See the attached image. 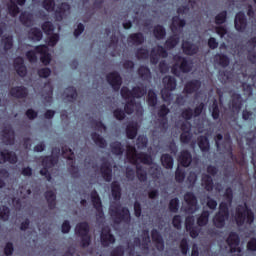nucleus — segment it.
Segmentation results:
<instances>
[{
  "mask_svg": "<svg viewBox=\"0 0 256 256\" xmlns=\"http://www.w3.org/2000/svg\"><path fill=\"white\" fill-rule=\"evenodd\" d=\"M126 158L128 159L129 163L135 165L136 167V176L141 183L147 182V170L139 164L142 163L143 165H153V157L147 152H137L135 146H127Z\"/></svg>",
  "mask_w": 256,
  "mask_h": 256,
  "instance_id": "1",
  "label": "nucleus"
},
{
  "mask_svg": "<svg viewBox=\"0 0 256 256\" xmlns=\"http://www.w3.org/2000/svg\"><path fill=\"white\" fill-rule=\"evenodd\" d=\"M109 215L116 225L131 223V212L129 208L122 207L119 202H112L109 207Z\"/></svg>",
  "mask_w": 256,
  "mask_h": 256,
  "instance_id": "2",
  "label": "nucleus"
},
{
  "mask_svg": "<svg viewBox=\"0 0 256 256\" xmlns=\"http://www.w3.org/2000/svg\"><path fill=\"white\" fill-rule=\"evenodd\" d=\"M234 219L238 227H243L245 223H247V225H252L253 221H255V213H253L251 208L247 207V204L244 206L239 205L236 208Z\"/></svg>",
  "mask_w": 256,
  "mask_h": 256,
  "instance_id": "3",
  "label": "nucleus"
},
{
  "mask_svg": "<svg viewBox=\"0 0 256 256\" xmlns=\"http://www.w3.org/2000/svg\"><path fill=\"white\" fill-rule=\"evenodd\" d=\"M175 61L171 68L172 74L175 75V77H179L181 73H191L193 61L182 56H177Z\"/></svg>",
  "mask_w": 256,
  "mask_h": 256,
  "instance_id": "4",
  "label": "nucleus"
},
{
  "mask_svg": "<svg viewBox=\"0 0 256 256\" xmlns=\"http://www.w3.org/2000/svg\"><path fill=\"white\" fill-rule=\"evenodd\" d=\"M90 227L88 222H80L76 225L75 233L81 238L80 245L83 249L91 245V235H89Z\"/></svg>",
  "mask_w": 256,
  "mask_h": 256,
  "instance_id": "5",
  "label": "nucleus"
},
{
  "mask_svg": "<svg viewBox=\"0 0 256 256\" xmlns=\"http://www.w3.org/2000/svg\"><path fill=\"white\" fill-rule=\"evenodd\" d=\"M57 163H59V156H44L42 159L43 168L40 170V175L42 177H45L47 181H51V179L53 178L51 176V172H49V169H53V167H55Z\"/></svg>",
  "mask_w": 256,
  "mask_h": 256,
  "instance_id": "6",
  "label": "nucleus"
},
{
  "mask_svg": "<svg viewBox=\"0 0 256 256\" xmlns=\"http://www.w3.org/2000/svg\"><path fill=\"white\" fill-rule=\"evenodd\" d=\"M62 155L69 161L68 172L72 177H79V168L75 165V153L67 145L61 147Z\"/></svg>",
  "mask_w": 256,
  "mask_h": 256,
  "instance_id": "7",
  "label": "nucleus"
},
{
  "mask_svg": "<svg viewBox=\"0 0 256 256\" xmlns=\"http://www.w3.org/2000/svg\"><path fill=\"white\" fill-rule=\"evenodd\" d=\"M220 141H223L222 144ZM216 148L218 151H223V153H229L230 157H233V146L231 142V135L225 134L223 140V134H217L215 136Z\"/></svg>",
  "mask_w": 256,
  "mask_h": 256,
  "instance_id": "8",
  "label": "nucleus"
},
{
  "mask_svg": "<svg viewBox=\"0 0 256 256\" xmlns=\"http://www.w3.org/2000/svg\"><path fill=\"white\" fill-rule=\"evenodd\" d=\"M106 81L116 93L121 90V85H123V78L119 72L113 71L108 73L106 75Z\"/></svg>",
  "mask_w": 256,
  "mask_h": 256,
  "instance_id": "9",
  "label": "nucleus"
},
{
  "mask_svg": "<svg viewBox=\"0 0 256 256\" xmlns=\"http://www.w3.org/2000/svg\"><path fill=\"white\" fill-rule=\"evenodd\" d=\"M90 199L92 201L94 209H96V217L98 219H105V212H103V202L97 190H92L90 193Z\"/></svg>",
  "mask_w": 256,
  "mask_h": 256,
  "instance_id": "10",
  "label": "nucleus"
},
{
  "mask_svg": "<svg viewBox=\"0 0 256 256\" xmlns=\"http://www.w3.org/2000/svg\"><path fill=\"white\" fill-rule=\"evenodd\" d=\"M204 109H205V103L201 102L194 108V110L191 108L183 109L181 112V117L185 121H191L193 117H199L203 113Z\"/></svg>",
  "mask_w": 256,
  "mask_h": 256,
  "instance_id": "11",
  "label": "nucleus"
},
{
  "mask_svg": "<svg viewBox=\"0 0 256 256\" xmlns=\"http://www.w3.org/2000/svg\"><path fill=\"white\" fill-rule=\"evenodd\" d=\"M115 235L111 233V228L109 226L103 227L100 233V242L102 247H109L110 245H115Z\"/></svg>",
  "mask_w": 256,
  "mask_h": 256,
  "instance_id": "12",
  "label": "nucleus"
},
{
  "mask_svg": "<svg viewBox=\"0 0 256 256\" xmlns=\"http://www.w3.org/2000/svg\"><path fill=\"white\" fill-rule=\"evenodd\" d=\"M226 243L230 248V253H241V248H239L241 239L239 238V234H237V232H230L228 238L226 239Z\"/></svg>",
  "mask_w": 256,
  "mask_h": 256,
  "instance_id": "13",
  "label": "nucleus"
},
{
  "mask_svg": "<svg viewBox=\"0 0 256 256\" xmlns=\"http://www.w3.org/2000/svg\"><path fill=\"white\" fill-rule=\"evenodd\" d=\"M100 173L106 183H111V181H113V165H111L109 160H105L101 163Z\"/></svg>",
  "mask_w": 256,
  "mask_h": 256,
  "instance_id": "14",
  "label": "nucleus"
},
{
  "mask_svg": "<svg viewBox=\"0 0 256 256\" xmlns=\"http://www.w3.org/2000/svg\"><path fill=\"white\" fill-rule=\"evenodd\" d=\"M234 27L239 33H245V29H247V16H245V12L240 11L236 13Z\"/></svg>",
  "mask_w": 256,
  "mask_h": 256,
  "instance_id": "15",
  "label": "nucleus"
},
{
  "mask_svg": "<svg viewBox=\"0 0 256 256\" xmlns=\"http://www.w3.org/2000/svg\"><path fill=\"white\" fill-rule=\"evenodd\" d=\"M184 201L188 207L186 208V213H195L197 209V196L193 192H186L184 194Z\"/></svg>",
  "mask_w": 256,
  "mask_h": 256,
  "instance_id": "16",
  "label": "nucleus"
},
{
  "mask_svg": "<svg viewBox=\"0 0 256 256\" xmlns=\"http://www.w3.org/2000/svg\"><path fill=\"white\" fill-rule=\"evenodd\" d=\"M19 161L17 154L13 151L7 149L0 151V165L3 163H10V165H15Z\"/></svg>",
  "mask_w": 256,
  "mask_h": 256,
  "instance_id": "17",
  "label": "nucleus"
},
{
  "mask_svg": "<svg viewBox=\"0 0 256 256\" xmlns=\"http://www.w3.org/2000/svg\"><path fill=\"white\" fill-rule=\"evenodd\" d=\"M151 238L157 251H165V240L163 239V235L157 229L151 230Z\"/></svg>",
  "mask_w": 256,
  "mask_h": 256,
  "instance_id": "18",
  "label": "nucleus"
},
{
  "mask_svg": "<svg viewBox=\"0 0 256 256\" xmlns=\"http://www.w3.org/2000/svg\"><path fill=\"white\" fill-rule=\"evenodd\" d=\"M35 51L41 55L40 61L43 65H49L51 63V54H49V49L46 45L36 46Z\"/></svg>",
  "mask_w": 256,
  "mask_h": 256,
  "instance_id": "19",
  "label": "nucleus"
},
{
  "mask_svg": "<svg viewBox=\"0 0 256 256\" xmlns=\"http://www.w3.org/2000/svg\"><path fill=\"white\" fill-rule=\"evenodd\" d=\"M9 93L15 99H27L29 90L25 86H15L10 89Z\"/></svg>",
  "mask_w": 256,
  "mask_h": 256,
  "instance_id": "20",
  "label": "nucleus"
},
{
  "mask_svg": "<svg viewBox=\"0 0 256 256\" xmlns=\"http://www.w3.org/2000/svg\"><path fill=\"white\" fill-rule=\"evenodd\" d=\"M201 89V80H190L188 82H186V84L184 85V93H186V95H193V93H197V91H199Z\"/></svg>",
  "mask_w": 256,
  "mask_h": 256,
  "instance_id": "21",
  "label": "nucleus"
},
{
  "mask_svg": "<svg viewBox=\"0 0 256 256\" xmlns=\"http://www.w3.org/2000/svg\"><path fill=\"white\" fill-rule=\"evenodd\" d=\"M14 69L19 77H27V66H25L23 57L19 56L14 59Z\"/></svg>",
  "mask_w": 256,
  "mask_h": 256,
  "instance_id": "22",
  "label": "nucleus"
},
{
  "mask_svg": "<svg viewBox=\"0 0 256 256\" xmlns=\"http://www.w3.org/2000/svg\"><path fill=\"white\" fill-rule=\"evenodd\" d=\"M19 21L24 27H33L35 25V16L31 12L24 11L20 14Z\"/></svg>",
  "mask_w": 256,
  "mask_h": 256,
  "instance_id": "23",
  "label": "nucleus"
},
{
  "mask_svg": "<svg viewBox=\"0 0 256 256\" xmlns=\"http://www.w3.org/2000/svg\"><path fill=\"white\" fill-rule=\"evenodd\" d=\"M192 162H193V155H191V152H189V150H182L180 152V155L178 156V163L182 167H189Z\"/></svg>",
  "mask_w": 256,
  "mask_h": 256,
  "instance_id": "24",
  "label": "nucleus"
},
{
  "mask_svg": "<svg viewBox=\"0 0 256 256\" xmlns=\"http://www.w3.org/2000/svg\"><path fill=\"white\" fill-rule=\"evenodd\" d=\"M2 141L4 145H15V130L14 129H3L2 130Z\"/></svg>",
  "mask_w": 256,
  "mask_h": 256,
  "instance_id": "25",
  "label": "nucleus"
},
{
  "mask_svg": "<svg viewBox=\"0 0 256 256\" xmlns=\"http://www.w3.org/2000/svg\"><path fill=\"white\" fill-rule=\"evenodd\" d=\"M230 103L232 111H236V113H239L241 111V108L243 107V97H241V94L239 93H233Z\"/></svg>",
  "mask_w": 256,
  "mask_h": 256,
  "instance_id": "26",
  "label": "nucleus"
},
{
  "mask_svg": "<svg viewBox=\"0 0 256 256\" xmlns=\"http://www.w3.org/2000/svg\"><path fill=\"white\" fill-rule=\"evenodd\" d=\"M182 50L185 55H197V53H199V46L189 41H183Z\"/></svg>",
  "mask_w": 256,
  "mask_h": 256,
  "instance_id": "27",
  "label": "nucleus"
},
{
  "mask_svg": "<svg viewBox=\"0 0 256 256\" xmlns=\"http://www.w3.org/2000/svg\"><path fill=\"white\" fill-rule=\"evenodd\" d=\"M227 219H229V215L217 212L213 217L214 227H216V229H223L227 223Z\"/></svg>",
  "mask_w": 256,
  "mask_h": 256,
  "instance_id": "28",
  "label": "nucleus"
},
{
  "mask_svg": "<svg viewBox=\"0 0 256 256\" xmlns=\"http://www.w3.org/2000/svg\"><path fill=\"white\" fill-rule=\"evenodd\" d=\"M214 63H216V65H219V67H222L223 69H225L229 67L231 63V59L226 54L217 53L214 56Z\"/></svg>",
  "mask_w": 256,
  "mask_h": 256,
  "instance_id": "29",
  "label": "nucleus"
},
{
  "mask_svg": "<svg viewBox=\"0 0 256 256\" xmlns=\"http://www.w3.org/2000/svg\"><path fill=\"white\" fill-rule=\"evenodd\" d=\"M71 10V5L67 2H62L58 5L57 9L55 10V17L58 21H63V17H65V13Z\"/></svg>",
  "mask_w": 256,
  "mask_h": 256,
  "instance_id": "30",
  "label": "nucleus"
},
{
  "mask_svg": "<svg viewBox=\"0 0 256 256\" xmlns=\"http://www.w3.org/2000/svg\"><path fill=\"white\" fill-rule=\"evenodd\" d=\"M44 197L48 203V209L53 211V209L57 207V194H55L53 190H48L44 193Z\"/></svg>",
  "mask_w": 256,
  "mask_h": 256,
  "instance_id": "31",
  "label": "nucleus"
},
{
  "mask_svg": "<svg viewBox=\"0 0 256 256\" xmlns=\"http://www.w3.org/2000/svg\"><path fill=\"white\" fill-rule=\"evenodd\" d=\"M185 25H187V21H185V19H181V17L179 16H174L172 18V24L170 25V29L172 33H177V31H179V29H183Z\"/></svg>",
  "mask_w": 256,
  "mask_h": 256,
  "instance_id": "32",
  "label": "nucleus"
},
{
  "mask_svg": "<svg viewBox=\"0 0 256 256\" xmlns=\"http://www.w3.org/2000/svg\"><path fill=\"white\" fill-rule=\"evenodd\" d=\"M111 194L114 201H121L122 189L119 181H113L111 183Z\"/></svg>",
  "mask_w": 256,
  "mask_h": 256,
  "instance_id": "33",
  "label": "nucleus"
},
{
  "mask_svg": "<svg viewBox=\"0 0 256 256\" xmlns=\"http://www.w3.org/2000/svg\"><path fill=\"white\" fill-rule=\"evenodd\" d=\"M128 43L132 45H143L145 43V36L143 33H132L128 36Z\"/></svg>",
  "mask_w": 256,
  "mask_h": 256,
  "instance_id": "34",
  "label": "nucleus"
},
{
  "mask_svg": "<svg viewBox=\"0 0 256 256\" xmlns=\"http://www.w3.org/2000/svg\"><path fill=\"white\" fill-rule=\"evenodd\" d=\"M153 35L155 39H157V41H162V39L167 37V30L163 25L157 24L156 26H154Z\"/></svg>",
  "mask_w": 256,
  "mask_h": 256,
  "instance_id": "35",
  "label": "nucleus"
},
{
  "mask_svg": "<svg viewBox=\"0 0 256 256\" xmlns=\"http://www.w3.org/2000/svg\"><path fill=\"white\" fill-rule=\"evenodd\" d=\"M144 95H147V86L141 84L140 86H134L132 88L133 99H141Z\"/></svg>",
  "mask_w": 256,
  "mask_h": 256,
  "instance_id": "36",
  "label": "nucleus"
},
{
  "mask_svg": "<svg viewBox=\"0 0 256 256\" xmlns=\"http://www.w3.org/2000/svg\"><path fill=\"white\" fill-rule=\"evenodd\" d=\"M91 138L97 147H99L100 149H106L107 140H105V138H103V136H101L97 132H94L91 134Z\"/></svg>",
  "mask_w": 256,
  "mask_h": 256,
  "instance_id": "37",
  "label": "nucleus"
},
{
  "mask_svg": "<svg viewBox=\"0 0 256 256\" xmlns=\"http://www.w3.org/2000/svg\"><path fill=\"white\" fill-rule=\"evenodd\" d=\"M163 84L168 91H175L177 89V79L173 76L164 77Z\"/></svg>",
  "mask_w": 256,
  "mask_h": 256,
  "instance_id": "38",
  "label": "nucleus"
},
{
  "mask_svg": "<svg viewBox=\"0 0 256 256\" xmlns=\"http://www.w3.org/2000/svg\"><path fill=\"white\" fill-rule=\"evenodd\" d=\"M28 38L30 41H41L43 39V32L37 27L31 28L28 31Z\"/></svg>",
  "mask_w": 256,
  "mask_h": 256,
  "instance_id": "39",
  "label": "nucleus"
},
{
  "mask_svg": "<svg viewBox=\"0 0 256 256\" xmlns=\"http://www.w3.org/2000/svg\"><path fill=\"white\" fill-rule=\"evenodd\" d=\"M111 153L113 155L121 156L125 153V148H123V144L119 141H114L110 143Z\"/></svg>",
  "mask_w": 256,
  "mask_h": 256,
  "instance_id": "40",
  "label": "nucleus"
},
{
  "mask_svg": "<svg viewBox=\"0 0 256 256\" xmlns=\"http://www.w3.org/2000/svg\"><path fill=\"white\" fill-rule=\"evenodd\" d=\"M169 113H171L169 107H167V105L165 104H162L158 109L157 116L159 117V119H161V121H163L164 124H166L168 121L167 116L169 115Z\"/></svg>",
  "mask_w": 256,
  "mask_h": 256,
  "instance_id": "41",
  "label": "nucleus"
},
{
  "mask_svg": "<svg viewBox=\"0 0 256 256\" xmlns=\"http://www.w3.org/2000/svg\"><path fill=\"white\" fill-rule=\"evenodd\" d=\"M179 41L180 38L177 34H173L172 36H170L169 38H167V40L165 41V47L166 49H175V47H177V45H179Z\"/></svg>",
  "mask_w": 256,
  "mask_h": 256,
  "instance_id": "42",
  "label": "nucleus"
},
{
  "mask_svg": "<svg viewBox=\"0 0 256 256\" xmlns=\"http://www.w3.org/2000/svg\"><path fill=\"white\" fill-rule=\"evenodd\" d=\"M160 161L164 169H173V156L171 154H162Z\"/></svg>",
  "mask_w": 256,
  "mask_h": 256,
  "instance_id": "43",
  "label": "nucleus"
},
{
  "mask_svg": "<svg viewBox=\"0 0 256 256\" xmlns=\"http://www.w3.org/2000/svg\"><path fill=\"white\" fill-rule=\"evenodd\" d=\"M202 185L204 186V189L206 191H213L214 183H213V178L209 174H204L202 176Z\"/></svg>",
  "mask_w": 256,
  "mask_h": 256,
  "instance_id": "44",
  "label": "nucleus"
},
{
  "mask_svg": "<svg viewBox=\"0 0 256 256\" xmlns=\"http://www.w3.org/2000/svg\"><path fill=\"white\" fill-rule=\"evenodd\" d=\"M138 75L140 79H142V81H149V79L151 78V69H149V67L147 66L142 65L138 68Z\"/></svg>",
  "mask_w": 256,
  "mask_h": 256,
  "instance_id": "45",
  "label": "nucleus"
},
{
  "mask_svg": "<svg viewBox=\"0 0 256 256\" xmlns=\"http://www.w3.org/2000/svg\"><path fill=\"white\" fill-rule=\"evenodd\" d=\"M209 215H211L209 210L202 211L200 216L197 218L198 227H205V225H207V223H209Z\"/></svg>",
  "mask_w": 256,
  "mask_h": 256,
  "instance_id": "46",
  "label": "nucleus"
},
{
  "mask_svg": "<svg viewBox=\"0 0 256 256\" xmlns=\"http://www.w3.org/2000/svg\"><path fill=\"white\" fill-rule=\"evenodd\" d=\"M198 147L199 149H201V151H203L204 153H207V151H209L211 147L209 145V138H207V136H200L198 138Z\"/></svg>",
  "mask_w": 256,
  "mask_h": 256,
  "instance_id": "47",
  "label": "nucleus"
},
{
  "mask_svg": "<svg viewBox=\"0 0 256 256\" xmlns=\"http://www.w3.org/2000/svg\"><path fill=\"white\" fill-rule=\"evenodd\" d=\"M149 55V49L143 47L138 48L135 52V56L139 61L149 59Z\"/></svg>",
  "mask_w": 256,
  "mask_h": 256,
  "instance_id": "48",
  "label": "nucleus"
},
{
  "mask_svg": "<svg viewBox=\"0 0 256 256\" xmlns=\"http://www.w3.org/2000/svg\"><path fill=\"white\" fill-rule=\"evenodd\" d=\"M210 111L212 113V118L217 121V119H219L220 115H221V111L219 110V102H217V100H214L211 107H210Z\"/></svg>",
  "mask_w": 256,
  "mask_h": 256,
  "instance_id": "49",
  "label": "nucleus"
},
{
  "mask_svg": "<svg viewBox=\"0 0 256 256\" xmlns=\"http://www.w3.org/2000/svg\"><path fill=\"white\" fill-rule=\"evenodd\" d=\"M2 43L4 45V51H11L13 49V37L11 35L3 36Z\"/></svg>",
  "mask_w": 256,
  "mask_h": 256,
  "instance_id": "50",
  "label": "nucleus"
},
{
  "mask_svg": "<svg viewBox=\"0 0 256 256\" xmlns=\"http://www.w3.org/2000/svg\"><path fill=\"white\" fill-rule=\"evenodd\" d=\"M9 217H11V209L6 205L0 207V219L1 221H9Z\"/></svg>",
  "mask_w": 256,
  "mask_h": 256,
  "instance_id": "51",
  "label": "nucleus"
},
{
  "mask_svg": "<svg viewBox=\"0 0 256 256\" xmlns=\"http://www.w3.org/2000/svg\"><path fill=\"white\" fill-rule=\"evenodd\" d=\"M148 105L149 107H157V93L154 90L148 91Z\"/></svg>",
  "mask_w": 256,
  "mask_h": 256,
  "instance_id": "52",
  "label": "nucleus"
},
{
  "mask_svg": "<svg viewBox=\"0 0 256 256\" xmlns=\"http://www.w3.org/2000/svg\"><path fill=\"white\" fill-rule=\"evenodd\" d=\"M42 7L48 13H53L55 11V0H43Z\"/></svg>",
  "mask_w": 256,
  "mask_h": 256,
  "instance_id": "53",
  "label": "nucleus"
},
{
  "mask_svg": "<svg viewBox=\"0 0 256 256\" xmlns=\"http://www.w3.org/2000/svg\"><path fill=\"white\" fill-rule=\"evenodd\" d=\"M66 97L67 99H71V101H77V89L74 86H69L66 88Z\"/></svg>",
  "mask_w": 256,
  "mask_h": 256,
  "instance_id": "54",
  "label": "nucleus"
},
{
  "mask_svg": "<svg viewBox=\"0 0 256 256\" xmlns=\"http://www.w3.org/2000/svg\"><path fill=\"white\" fill-rule=\"evenodd\" d=\"M191 139H193V134L191 133V130L184 131L180 135V141L185 145H188V143H191Z\"/></svg>",
  "mask_w": 256,
  "mask_h": 256,
  "instance_id": "55",
  "label": "nucleus"
},
{
  "mask_svg": "<svg viewBox=\"0 0 256 256\" xmlns=\"http://www.w3.org/2000/svg\"><path fill=\"white\" fill-rule=\"evenodd\" d=\"M148 143H149V139H147V136L145 135H139L136 140V145L138 149H145Z\"/></svg>",
  "mask_w": 256,
  "mask_h": 256,
  "instance_id": "56",
  "label": "nucleus"
},
{
  "mask_svg": "<svg viewBox=\"0 0 256 256\" xmlns=\"http://www.w3.org/2000/svg\"><path fill=\"white\" fill-rule=\"evenodd\" d=\"M8 13L11 17H17V15L21 13V9L15 2L11 1V5L8 6Z\"/></svg>",
  "mask_w": 256,
  "mask_h": 256,
  "instance_id": "57",
  "label": "nucleus"
},
{
  "mask_svg": "<svg viewBox=\"0 0 256 256\" xmlns=\"http://www.w3.org/2000/svg\"><path fill=\"white\" fill-rule=\"evenodd\" d=\"M227 21V10H223L215 16L216 25H223Z\"/></svg>",
  "mask_w": 256,
  "mask_h": 256,
  "instance_id": "58",
  "label": "nucleus"
},
{
  "mask_svg": "<svg viewBox=\"0 0 256 256\" xmlns=\"http://www.w3.org/2000/svg\"><path fill=\"white\" fill-rule=\"evenodd\" d=\"M169 211L171 213H178L179 212V198H173L169 202Z\"/></svg>",
  "mask_w": 256,
  "mask_h": 256,
  "instance_id": "59",
  "label": "nucleus"
},
{
  "mask_svg": "<svg viewBox=\"0 0 256 256\" xmlns=\"http://www.w3.org/2000/svg\"><path fill=\"white\" fill-rule=\"evenodd\" d=\"M120 94L122 99H124L125 101L131 99V97H133V92L132 90L129 89V87L127 86H123L120 90Z\"/></svg>",
  "mask_w": 256,
  "mask_h": 256,
  "instance_id": "60",
  "label": "nucleus"
},
{
  "mask_svg": "<svg viewBox=\"0 0 256 256\" xmlns=\"http://www.w3.org/2000/svg\"><path fill=\"white\" fill-rule=\"evenodd\" d=\"M175 181L176 183H183L185 181V170L183 168H177L175 171Z\"/></svg>",
  "mask_w": 256,
  "mask_h": 256,
  "instance_id": "61",
  "label": "nucleus"
},
{
  "mask_svg": "<svg viewBox=\"0 0 256 256\" xmlns=\"http://www.w3.org/2000/svg\"><path fill=\"white\" fill-rule=\"evenodd\" d=\"M55 30V27L53 26L52 22L46 21L42 24V31L46 33V35H49V33H53Z\"/></svg>",
  "mask_w": 256,
  "mask_h": 256,
  "instance_id": "62",
  "label": "nucleus"
},
{
  "mask_svg": "<svg viewBox=\"0 0 256 256\" xmlns=\"http://www.w3.org/2000/svg\"><path fill=\"white\" fill-rule=\"evenodd\" d=\"M110 256H125V248L120 245L116 246L111 252Z\"/></svg>",
  "mask_w": 256,
  "mask_h": 256,
  "instance_id": "63",
  "label": "nucleus"
},
{
  "mask_svg": "<svg viewBox=\"0 0 256 256\" xmlns=\"http://www.w3.org/2000/svg\"><path fill=\"white\" fill-rule=\"evenodd\" d=\"M125 111L123 109L117 108L113 111V115L117 121H123L126 117Z\"/></svg>",
  "mask_w": 256,
  "mask_h": 256,
  "instance_id": "64",
  "label": "nucleus"
}]
</instances>
